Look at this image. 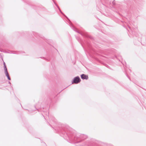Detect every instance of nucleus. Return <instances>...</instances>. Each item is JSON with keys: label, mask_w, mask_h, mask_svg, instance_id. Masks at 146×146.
Instances as JSON below:
<instances>
[{"label": "nucleus", "mask_w": 146, "mask_h": 146, "mask_svg": "<svg viewBox=\"0 0 146 146\" xmlns=\"http://www.w3.org/2000/svg\"><path fill=\"white\" fill-rule=\"evenodd\" d=\"M81 81V80L78 76L74 78L72 83L78 84Z\"/></svg>", "instance_id": "1"}, {"label": "nucleus", "mask_w": 146, "mask_h": 146, "mask_svg": "<svg viewBox=\"0 0 146 146\" xmlns=\"http://www.w3.org/2000/svg\"><path fill=\"white\" fill-rule=\"evenodd\" d=\"M81 78L82 79H87L88 78V76L87 75L82 74L81 75Z\"/></svg>", "instance_id": "2"}, {"label": "nucleus", "mask_w": 146, "mask_h": 146, "mask_svg": "<svg viewBox=\"0 0 146 146\" xmlns=\"http://www.w3.org/2000/svg\"><path fill=\"white\" fill-rule=\"evenodd\" d=\"M5 74H6V76L7 77L8 79L9 80H10L11 78L9 77V75L8 74V72L7 71V68H6V70H5Z\"/></svg>", "instance_id": "3"}, {"label": "nucleus", "mask_w": 146, "mask_h": 146, "mask_svg": "<svg viewBox=\"0 0 146 146\" xmlns=\"http://www.w3.org/2000/svg\"><path fill=\"white\" fill-rule=\"evenodd\" d=\"M4 68L5 69V70H6V68H6V65L5 64V62L4 63Z\"/></svg>", "instance_id": "4"}]
</instances>
